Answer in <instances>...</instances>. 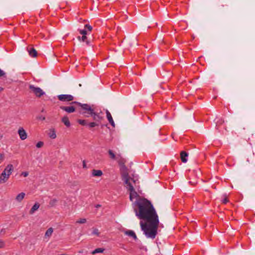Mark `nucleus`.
<instances>
[{"mask_svg":"<svg viewBox=\"0 0 255 255\" xmlns=\"http://www.w3.org/2000/svg\"><path fill=\"white\" fill-rule=\"evenodd\" d=\"M133 206L137 207L134 209V211L139 219L146 220L158 217L151 202L144 197L137 199Z\"/></svg>","mask_w":255,"mask_h":255,"instance_id":"nucleus-1","label":"nucleus"},{"mask_svg":"<svg viewBox=\"0 0 255 255\" xmlns=\"http://www.w3.org/2000/svg\"><path fill=\"white\" fill-rule=\"evenodd\" d=\"M145 221L146 223H144L142 221H140V225L141 229L147 238L154 239L157 234V229L159 225L158 217Z\"/></svg>","mask_w":255,"mask_h":255,"instance_id":"nucleus-2","label":"nucleus"},{"mask_svg":"<svg viewBox=\"0 0 255 255\" xmlns=\"http://www.w3.org/2000/svg\"><path fill=\"white\" fill-rule=\"evenodd\" d=\"M71 104H76L80 107V113L85 117L89 118L91 117L94 121H102L104 119L103 117L100 116V113L95 112L94 105L91 106L87 104H82L76 101L72 102Z\"/></svg>","mask_w":255,"mask_h":255,"instance_id":"nucleus-3","label":"nucleus"},{"mask_svg":"<svg viewBox=\"0 0 255 255\" xmlns=\"http://www.w3.org/2000/svg\"><path fill=\"white\" fill-rule=\"evenodd\" d=\"M125 161L124 160V159H122L121 161H119V164L120 166V170L121 172L122 176L123 178V179H124L125 180V183L127 184L128 183H130V179L133 180L134 182V181L133 180L132 178H131L129 176L128 169L127 167L125 165Z\"/></svg>","mask_w":255,"mask_h":255,"instance_id":"nucleus-4","label":"nucleus"},{"mask_svg":"<svg viewBox=\"0 0 255 255\" xmlns=\"http://www.w3.org/2000/svg\"><path fill=\"white\" fill-rule=\"evenodd\" d=\"M13 170V166L11 164H8L5 167L4 170L0 175V184L4 183L8 180L9 176L11 174Z\"/></svg>","mask_w":255,"mask_h":255,"instance_id":"nucleus-5","label":"nucleus"},{"mask_svg":"<svg viewBox=\"0 0 255 255\" xmlns=\"http://www.w3.org/2000/svg\"><path fill=\"white\" fill-rule=\"evenodd\" d=\"M127 184L128 186V190L130 191L129 199L131 201H132L133 199L135 198H137V199H138L139 197H140L137 193L135 191L130 182Z\"/></svg>","mask_w":255,"mask_h":255,"instance_id":"nucleus-6","label":"nucleus"},{"mask_svg":"<svg viewBox=\"0 0 255 255\" xmlns=\"http://www.w3.org/2000/svg\"><path fill=\"white\" fill-rule=\"evenodd\" d=\"M29 88L37 97H41L42 96L45 94V93L41 88L39 87H36L33 85H30Z\"/></svg>","mask_w":255,"mask_h":255,"instance_id":"nucleus-7","label":"nucleus"},{"mask_svg":"<svg viewBox=\"0 0 255 255\" xmlns=\"http://www.w3.org/2000/svg\"><path fill=\"white\" fill-rule=\"evenodd\" d=\"M58 99L62 102L72 101L74 98L72 95L67 94H61L57 96Z\"/></svg>","mask_w":255,"mask_h":255,"instance_id":"nucleus-8","label":"nucleus"},{"mask_svg":"<svg viewBox=\"0 0 255 255\" xmlns=\"http://www.w3.org/2000/svg\"><path fill=\"white\" fill-rule=\"evenodd\" d=\"M60 109L62 110L67 112V113H73L75 112L76 108L75 107L71 106H60Z\"/></svg>","mask_w":255,"mask_h":255,"instance_id":"nucleus-9","label":"nucleus"},{"mask_svg":"<svg viewBox=\"0 0 255 255\" xmlns=\"http://www.w3.org/2000/svg\"><path fill=\"white\" fill-rule=\"evenodd\" d=\"M18 133L21 140H24L27 138V133L23 128H20L18 129Z\"/></svg>","mask_w":255,"mask_h":255,"instance_id":"nucleus-10","label":"nucleus"},{"mask_svg":"<svg viewBox=\"0 0 255 255\" xmlns=\"http://www.w3.org/2000/svg\"><path fill=\"white\" fill-rule=\"evenodd\" d=\"M106 113L107 119H108L109 123L111 125V126L113 127L114 128L115 127V124L114 123V121L113 119V118L112 117L111 113L109 112V111L108 110H106Z\"/></svg>","mask_w":255,"mask_h":255,"instance_id":"nucleus-11","label":"nucleus"},{"mask_svg":"<svg viewBox=\"0 0 255 255\" xmlns=\"http://www.w3.org/2000/svg\"><path fill=\"white\" fill-rule=\"evenodd\" d=\"M77 38L79 40L85 42L86 45H90V41L88 39V37H87L86 35H82V36H78L77 37Z\"/></svg>","mask_w":255,"mask_h":255,"instance_id":"nucleus-12","label":"nucleus"},{"mask_svg":"<svg viewBox=\"0 0 255 255\" xmlns=\"http://www.w3.org/2000/svg\"><path fill=\"white\" fill-rule=\"evenodd\" d=\"M188 156V154L187 152L185 151H182L180 152V158L181 161L183 163H186L187 161V157Z\"/></svg>","mask_w":255,"mask_h":255,"instance_id":"nucleus-13","label":"nucleus"},{"mask_svg":"<svg viewBox=\"0 0 255 255\" xmlns=\"http://www.w3.org/2000/svg\"><path fill=\"white\" fill-rule=\"evenodd\" d=\"M27 50L29 53V55L32 57H36L37 55V52L35 49L33 47L28 48L27 47Z\"/></svg>","mask_w":255,"mask_h":255,"instance_id":"nucleus-14","label":"nucleus"},{"mask_svg":"<svg viewBox=\"0 0 255 255\" xmlns=\"http://www.w3.org/2000/svg\"><path fill=\"white\" fill-rule=\"evenodd\" d=\"M61 122L68 128L71 126L69 118L67 116H65L62 118Z\"/></svg>","mask_w":255,"mask_h":255,"instance_id":"nucleus-15","label":"nucleus"},{"mask_svg":"<svg viewBox=\"0 0 255 255\" xmlns=\"http://www.w3.org/2000/svg\"><path fill=\"white\" fill-rule=\"evenodd\" d=\"M125 234L129 237H131L133 238L134 240H137V238L135 234V233L131 230H127L125 231Z\"/></svg>","mask_w":255,"mask_h":255,"instance_id":"nucleus-16","label":"nucleus"},{"mask_svg":"<svg viewBox=\"0 0 255 255\" xmlns=\"http://www.w3.org/2000/svg\"><path fill=\"white\" fill-rule=\"evenodd\" d=\"M92 174L94 177H100L103 175V172L101 170L93 169L92 171Z\"/></svg>","mask_w":255,"mask_h":255,"instance_id":"nucleus-17","label":"nucleus"},{"mask_svg":"<svg viewBox=\"0 0 255 255\" xmlns=\"http://www.w3.org/2000/svg\"><path fill=\"white\" fill-rule=\"evenodd\" d=\"M39 207H40V204L37 202L35 203L34 204V205L32 207L31 209L30 210L29 214H33L35 212V211H36V210H37L38 209Z\"/></svg>","mask_w":255,"mask_h":255,"instance_id":"nucleus-18","label":"nucleus"},{"mask_svg":"<svg viewBox=\"0 0 255 255\" xmlns=\"http://www.w3.org/2000/svg\"><path fill=\"white\" fill-rule=\"evenodd\" d=\"M102 121H95L93 122H90L89 123H88L87 126L89 127V128H93L96 126H99L100 123H101Z\"/></svg>","mask_w":255,"mask_h":255,"instance_id":"nucleus-19","label":"nucleus"},{"mask_svg":"<svg viewBox=\"0 0 255 255\" xmlns=\"http://www.w3.org/2000/svg\"><path fill=\"white\" fill-rule=\"evenodd\" d=\"M25 194L24 192H21L18 194L15 197V200L18 202H20L24 198Z\"/></svg>","mask_w":255,"mask_h":255,"instance_id":"nucleus-20","label":"nucleus"},{"mask_svg":"<svg viewBox=\"0 0 255 255\" xmlns=\"http://www.w3.org/2000/svg\"><path fill=\"white\" fill-rule=\"evenodd\" d=\"M49 136L52 139H55L56 137V134L54 129H52L50 130V133H49Z\"/></svg>","mask_w":255,"mask_h":255,"instance_id":"nucleus-21","label":"nucleus"},{"mask_svg":"<svg viewBox=\"0 0 255 255\" xmlns=\"http://www.w3.org/2000/svg\"><path fill=\"white\" fill-rule=\"evenodd\" d=\"M105 251L103 248H97L92 252V254H96L98 253H102Z\"/></svg>","mask_w":255,"mask_h":255,"instance_id":"nucleus-22","label":"nucleus"},{"mask_svg":"<svg viewBox=\"0 0 255 255\" xmlns=\"http://www.w3.org/2000/svg\"><path fill=\"white\" fill-rule=\"evenodd\" d=\"M77 122L81 125L83 126H87L88 123L85 120L79 119L77 120Z\"/></svg>","mask_w":255,"mask_h":255,"instance_id":"nucleus-23","label":"nucleus"},{"mask_svg":"<svg viewBox=\"0 0 255 255\" xmlns=\"http://www.w3.org/2000/svg\"><path fill=\"white\" fill-rule=\"evenodd\" d=\"M53 232V229L52 228H49L46 232L45 236L47 237H50L51 236L52 233Z\"/></svg>","mask_w":255,"mask_h":255,"instance_id":"nucleus-24","label":"nucleus"},{"mask_svg":"<svg viewBox=\"0 0 255 255\" xmlns=\"http://www.w3.org/2000/svg\"><path fill=\"white\" fill-rule=\"evenodd\" d=\"M108 153H109L110 158L111 159H116V155L112 150L109 149L108 150Z\"/></svg>","mask_w":255,"mask_h":255,"instance_id":"nucleus-25","label":"nucleus"},{"mask_svg":"<svg viewBox=\"0 0 255 255\" xmlns=\"http://www.w3.org/2000/svg\"><path fill=\"white\" fill-rule=\"evenodd\" d=\"M224 198L222 200L221 202L222 204H226L228 202H229V201L228 199L227 195H224Z\"/></svg>","mask_w":255,"mask_h":255,"instance_id":"nucleus-26","label":"nucleus"},{"mask_svg":"<svg viewBox=\"0 0 255 255\" xmlns=\"http://www.w3.org/2000/svg\"><path fill=\"white\" fill-rule=\"evenodd\" d=\"M86 221L87 220L85 218H82L77 220L76 223L78 224H84Z\"/></svg>","mask_w":255,"mask_h":255,"instance_id":"nucleus-27","label":"nucleus"},{"mask_svg":"<svg viewBox=\"0 0 255 255\" xmlns=\"http://www.w3.org/2000/svg\"><path fill=\"white\" fill-rule=\"evenodd\" d=\"M79 32L82 35H86L87 34V30L86 29L79 30Z\"/></svg>","mask_w":255,"mask_h":255,"instance_id":"nucleus-28","label":"nucleus"},{"mask_svg":"<svg viewBox=\"0 0 255 255\" xmlns=\"http://www.w3.org/2000/svg\"><path fill=\"white\" fill-rule=\"evenodd\" d=\"M57 202V200L56 199H53L50 200V201L49 202V205L52 207L54 206L56 204Z\"/></svg>","mask_w":255,"mask_h":255,"instance_id":"nucleus-29","label":"nucleus"},{"mask_svg":"<svg viewBox=\"0 0 255 255\" xmlns=\"http://www.w3.org/2000/svg\"><path fill=\"white\" fill-rule=\"evenodd\" d=\"M44 145V142L43 141H38L36 144V147L37 148H41Z\"/></svg>","mask_w":255,"mask_h":255,"instance_id":"nucleus-30","label":"nucleus"},{"mask_svg":"<svg viewBox=\"0 0 255 255\" xmlns=\"http://www.w3.org/2000/svg\"><path fill=\"white\" fill-rule=\"evenodd\" d=\"M224 122V121L223 119H219L216 122V127H218L219 125L223 124Z\"/></svg>","mask_w":255,"mask_h":255,"instance_id":"nucleus-31","label":"nucleus"},{"mask_svg":"<svg viewBox=\"0 0 255 255\" xmlns=\"http://www.w3.org/2000/svg\"><path fill=\"white\" fill-rule=\"evenodd\" d=\"M85 29H87L88 31H91L92 30V27L89 24H86L85 25Z\"/></svg>","mask_w":255,"mask_h":255,"instance_id":"nucleus-32","label":"nucleus"},{"mask_svg":"<svg viewBox=\"0 0 255 255\" xmlns=\"http://www.w3.org/2000/svg\"><path fill=\"white\" fill-rule=\"evenodd\" d=\"M92 234H94V235H97V236H99V235H100V233L99 232V231L97 229H95L93 232H92Z\"/></svg>","mask_w":255,"mask_h":255,"instance_id":"nucleus-33","label":"nucleus"},{"mask_svg":"<svg viewBox=\"0 0 255 255\" xmlns=\"http://www.w3.org/2000/svg\"><path fill=\"white\" fill-rule=\"evenodd\" d=\"M37 119L41 120V121H44L45 120V117L43 116H38L37 117Z\"/></svg>","mask_w":255,"mask_h":255,"instance_id":"nucleus-34","label":"nucleus"},{"mask_svg":"<svg viewBox=\"0 0 255 255\" xmlns=\"http://www.w3.org/2000/svg\"><path fill=\"white\" fill-rule=\"evenodd\" d=\"M4 242L2 240H0V248H3L4 247Z\"/></svg>","mask_w":255,"mask_h":255,"instance_id":"nucleus-35","label":"nucleus"},{"mask_svg":"<svg viewBox=\"0 0 255 255\" xmlns=\"http://www.w3.org/2000/svg\"><path fill=\"white\" fill-rule=\"evenodd\" d=\"M4 155L2 153H0V163L4 160Z\"/></svg>","mask_w":255,"mask_h":255,"instance_id":"nucleus-36","label":"nucleus"},{"mask_svg":"<svg viewBox=\"0 0 255 255\" xmlns=\"http://www.w3.org/2000/svg\"><path fill=\"white\" fill-rule=\"evenodd\" d=\"M5 75V72L0 69V77L4 76Z\"/></svg>","mask_w":255,"mask_h":255,"instance_id":"nucleus-37","label":"nucleus"},{"mask_svg":"<svg viewBox=\"0 0 255 255\" xmlns=\"http://www.w3.org/2000/svg\"><path fill=\"white\" fill-rule=\"evenodd\" d=\"M21 175H23L24 177H27L28 175V172L27 171L22 172Z\"/></svg>","mask_w":255,"mask_h":255,"instance_id":"nucleus-38","label":"nucleus"},{"mask_svg":"<svg viewBox=\"0 0 255 255\" xmlns=\"http://www.w3.org/2000/svg\"><path fill=\"white\" fill-rule=\"evenodd\" d=\"M82 163H83V168H87L86 162V161L85 160H83Z\"/></svg>","mask_w":255,"mask_h":255,"instance_id":"nucleus-39","label":"nucleus"},{"mask_svg":"<svg viewBox=\"0 0 255 255\" xmlns=\"http://www.w3.org/2000/svg\"><path fill=\"white\" fill-rule=\"evenodd\" d=\"M101 207V205H99V204H98V205H97L96 206V208H99V207Z\"/></svg>","mask_w":255,"mask_h":255,"instance_id":"nucleus-40","label":"nucleus"},{"mask_svg":"<svg viewBox=\"0 0 255 255\" xmlns=\"http://www.w3.org/2000/svg\"><path fill=\"white\" fill-rule=\"evenodd\" d=\"M3 90V88L0 87V92Z\"/></svg>","mask_w":255,"mask_h":255,"instance_id":"nucleus-41","label":"nucleus"},{"mask_svg":"<svg viewBox=\"0 0 255 255\" xmlns=\"http://www.w3.org/2000/svg\"><path fill=\"white\" fill-rule=\"evenodd\" d=\"M2 232H3V233H4V232H5V231H4V230H3V229H2V230H1L0 233H2Z\"/></svg>","mask_w":255,"mask_h":255,"instance_id":"nucleus-42","label":"nucleus"},{"mask_svg":"<svg viewBox=\"0 0 255 255\" xmlns=\"http://www.w3.org/2000/svg\"><path fill=\"white\" fill-rule=\"evenodd\" d=\"M2 137V135H1L0 136V139H1Z\"/></svg>","mask_w":255,"mask_h":255,"instance_id":"nucleus-43","label":"nucleus"},{"mask_svg":"<svg viewBox=\"0 0 255 255\" xmlns=\"http://www.w3.org/2000/svg\"><path fill=\"white\" fill-rule=\"evenodd\" d=\"M44 109H42V111H41V112H44Z\"/></svg>","mask_w":255,"mask_h":255,"instance_id":"nucleus-44","label":"nucleus"},{"mask_svg":"<svg viewBox=\"0 0 255 255\" xmlns=\"http://www.w3.org/2000/svg\"><path fill=\"white\" fill-rule=\"evenodd\" d=\"M65 255V254H61V255Z\"/></svg>","mask_w":255,"mask_h":255,"instance_id":"nucleus-45","label":"nucleus"}]
</instances>
